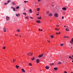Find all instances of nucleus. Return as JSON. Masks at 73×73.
I'll return each instance as SVG.
<instances>
[{
  "instance_id": "a211bd4d",
  "label": "nucleus",
  "mask_w": 73,
  "mask_h": 73,
  "mask_svg": "<svg viewBox=\"0 0 73 73\" xmlns=\"http://www.w3.org/2000/svg\"><path fill=\"white\" fill-rule=\"evenodd\" d=\"M37 19H41V17H38Z\"/></svg>"
},
{
  "instance_id": "13d9d810",
  "label": "nucleus",
  "mask_w": 73,
  "mask_h": 73,
  "mask_svg": "<svg viewBox=\"0 0 73 73\" xmlns=\"http://www.w3.org/2000/svg\"><path fill=\"white\" fill-rule=\"evenodd\" d=\"M29 64H32V63H29Z\"/></svg>"
},
{
  "instance_id": "bb28decb",
  "label": "nucleus",
  "mask_w": 73,
  "mask_h": 73,
  "mask_svg": "<svg viewBox=\"0 0 73 73\" xmlns=\"http://www.w3.org/2000/svg\"><path fill=\"white\" fill-rule=\"evenodd\" d=\"M69 58H71V59H73V58H72V57H71V56H69Z\"/></svg>"
},
{
  "instance_id": "864d4df0",
  "label": "nucleus",
  "mask_w": 73,
  "mask_h": 73,
  "mask_svg": "<svg viewBox=\"0 0 73 73\" xmlns=\"http://www.w3.org/2000/svg\"><path fill=\"white\" fill-rule=\"evenodd\" d=\"M56 35H58V33H56Z\"/></svg>"
},
{
  "instance_id": "ea45409f",
  "label": "nucleus",
  "mask_w": 73,
  "mask_h": 73,
  "mask_svg": "<svg viewBox=\"0 0 73 73\" xmlns=\"http://www.w3.org/2000/svg\"><path fill=\"white\" fill-rule=\"evenodd\" d=\"M67 29H68V28L66 29V31H67Z\"/></svg>"
},
{
  "instance_id": "412c9836",
  "label": "nucleus",
  "mask_w": 73,
  "mask_h": 73,
  "mask_svg": "<svg viewBox=\"0 0 73 73\" xmlns=\"http://www.w3.org/2000/svg\"><path fill=\"white\" fill-rule=\"evenodd\" d=\"M62 63L60 62H58V64H61Z\"/></svg>"
},
{
  "instance_id": "e433bc0d",
  "label": "nucleus",
  "mask_w": 73,
  "mask_h": 73,
  "mask_svg": "<svg viewBox=\"0 0 73 73\" xmlns=\"http://www.w3.org/2000/svg\"><path fill=\"white\" fill-rule=\"evenodd\" d=\"M13 11H15V8H13Z\"/></svg>"
},
{
  "instance_id": "3c124183",
  "label": "nucleus",
  "mask_w": 73,
  "mask_h": 73,
  "mask_svg": "<svg viewBox=\"0 0 73 73\" xmlns=\"http://www.w3.org/2000/svg\"><path fill=\"white\" fill-rule=\"evenodd\" d=\"M56 27H59V25H58V26H57V25H56Z\"/></svg>"
},
{
  "instance_id": "f704fd0d",
  "label": "nucleus",
  "mask_w": 73,
  "mask_h": 73,
  "mask_svg": "<svg viewBox=\"0 0 73 73\" xmlns=\"http://www.w3.org/2000/svg\"><path fill=\"white\" fill-rule=\"evenodd\" d=\"M10 1H11L8 0L7 1V3H9V2H10Z\"/></svg>"
},
{
  "instance_id": "79ce46f5",
  "label": "nucleus",
  "mask_w": 73,
  "mask_h": 73,
  "mask_svg": "<svg viewBox=\"0 0 73 73\" xmlns=\"http://www.w3.org/2000/svg\"><path fill=\"white\" fill-rule=\"evenodd\" d=\"M36 15H37V16H38V15H39V14H36Z\"/></svg>"
},
{
  "instance_id": "1a4fd4ad",
  "label": "nucleus",
  "mask_w": 73,
  "mask_h": 73,
  "mask_svg": "<svg viewBox=\"0 0 73 73\" xmlns=\"http://www.w3.org/2000/svg\"><path fill=\"white\" fill-rule=\"evenodd\" d=\"M46 69H49V66H46Z\"/></svg>"
},
{
  "instance_id": "09e8293b",
  "label": "nucleus",
  "mask_w": 73,
  "mask_h": 73,
  "mask_svg": "<svg viewBox=\"0 0 73 73\" xmlns=\"http://www.w3.org/2000/svg\"><path fill=\"white\" fill-rule=\"evenodd\" d=\"M11 8H13V9L14 8L13 7H11Z\"/></svg>"
},
{
  "instance_id": "473e14b6",
  "label": "nucleus",
  "mask_w": 73,
  "mask_h": 73,
  "mask_svg": "<svg viewBox=\"0 0 73 73\" xmlns=\"http://www.w3.org/2000/svg\"><path fill=\"white\" fill-rule=\"evenodd\" d=\"M65 14H66L64 12L63 13V14L64 15H65Z\"/></svg>"
},
{
  "instance_id": "a18cd8bd",
  "label": "nucleus",
  "mask_w": 73,
  "mask_h": 73,
  "mask_svg": "<svg viewBox=\"0 0 73 73\" xmlns=\"http://www.w3.org/2000/svg\"><path fill=\"white\" fill-rule=\"evenodd\" d=\"M51 6H52V7H54V5H51Z\"/></svg>"
},
{
  "instance_id": "7c9ffc66",
  "label": "nucleus",
  "mask_w": 73,
  "mask_h": 73,
  "mask_svg": "<svg viewBox=\"0 0 73 73\" xmlns=\"http://www.w3.org/2000/svg\"><path fill=\"white\" fill-rule=\"evenodd\" d=\"M64 46V44H62L60 45V46Z\"/></svg>"
},
{
  "instance_id": "423d86ee",
  "label": "nucleus",
  "mask_w": 73,
  "mask_h": 73,
  "mask_svg": "<svg viewBox=\"0 0 73 73\" xmlns=\"http://www.w3.org/2000/svg\"><path fill=\"white\" fill-rule=\"evenodd\" d=\"M20 15L19 14H16V16L17 17H19L20 16Z\"/></svg>"
},
{
  "instance_id": "6e6d98bb",
  "label": "nucleus",
  "mask_w": 73,
  "mask_h": 73,
  "mask_svg": "<svg viewBox=\"0 0 73 73\" xmlns=\"http://www.w3.org/2000/svg\"><path fill=\"white\" fill-rule=\"evenodd\" d=\"M72 57H73V55H72V56H71Z\"/></svg>"
},
{
  "instance_id": "c756f323",
  "label": "nucleus",
  "mask_w": 73,
  "mask_h": 73,
  "mask_svg": "<svg viewBox=\"0 0 73 73\" xmlns=\"http://www.w3.org/2000/svg\"><path fill=\"white\" fill-rule=\"evenodd\" d=\"M3 49H5V47L3 46Z\"/></svg>"
},
{
  "instance_id": "338daca9",
  "label": "nucleus",
  "mask_w": 73,
  "mask_h": 73,
  "mask_svg": "<svg viewBox=\"0 0 73 73\" xmlns=\"http://www.w3.org/2000/svg\"><path fill=\"white\" fill-rule=\"evenodd\" d=\"M71 49H72V47H71Z\"/></svg>"
},
{
  "instance_id": "f8f14e48",
  "label": "nucleus",
  "mask_w": 73,
  "mask_h": 73,
  "mask_svg": "<svg viewBox=\"0 0 73 73\" xmlns=\"http://www.w3.org/2000/svg\"><path fill=\"white\" fill-rule=\"evenodd\" d=\"M62 9L63 10H65L66 9V7H63V8Z\"/></svg>"
},
{
  "instance_id": "393cba45",
  "label": "nucleus",
  "mask_w": 73,
  "mask_h": 73,
  "mask_svg": "<svg viewBox=\"0 0 73 73\" xmlns=\"http://www.w3.org/2000/svg\"><path fill=\"white\" fill-rule=\"evenodd\" d=\"M17 32H20V29H18L17 30Z\"/></svg>"
},
{
  "instance_id": "cd10ccee",
  "label": "nucleus",
  "mask_w": 73,
  "mask_h": 73,
  "mask_svg": "<svg viewBox=\"0 0 73 73\" xmlns=\"http://www.w3.org/2000/svg\"><path fill=\"white\" fill-rule=\"evenodd\" d=\"M66 37H67V38H69V37L68 36H64V38H66Z\"/></svg>"
},
{
  "instance_id": "bf43d9fd",
  "label": "nucleus",
  "mask_w": 73,
  "mask_h": 73,
  "mask_svg": "<svg viewBox=\"0 0 73 73\" xmlns=\"http://www.w3.org/2000/svg\"><path fill=\"white\" fill-rule=\"evenodd\" d=\"M59 34H60V32H59Z\"/></svg>"
},
{
  "instance_id": "9d476101",
  "label": "nucleus",
  "mask_w": 73,
  "mask_h": 73,
  "mask_svg": "<svg viewBox=\"0 0 73 73\" xmlns=\"http://www.w3.org/2000/svg\"><path fill=\"white\" fill-rule=\"evenodd\" d=\"M12 3L13 5H16V4H15V3L14 2H12Z\"/></svg>"
},
{
  "instance_id": "aec40b11",
  "label": "nucleus",
  "mask_w": 73,
  "mask_h": 73,
  "mask_svg": "<svg viewBox=\"0 0 73 73\" xmlns=\"http://www.w3.org/2000/svg\"><path fill=\"white\" fill-rule=\"evenodd\" d=\"M16 61V59H13V62H15Z\"/></svg>"
},
{
  "instance_id": "2eb2a0df",
  "label": "nucleus",
  "mask_w": 73,
  "mask_h": 73,
  "mask_svg": "<svg viewBox=\"0 0 73 73\" xmlns=\"http://www.w3.org/2000/svg\"><path fill=\"white\" fill-rule=\"evenodd\" d=\"M36 21L38 23H40V21Z\"/></svg>"
},
{
  "instance_id": "a19ab883",
  "label": "nucleus",
  "mask_w": 73,
  "mask_h": 73,
  "mask_svg": "<svg viewBox=\"0 0 73 73\" xmlns=\"http://www.w3.org/2000/svg\"><path fill=\"white\" fill-rule=\"evenodd\" d=\"M29 66H32V64H29Z\"/></svg>"
},
{
  "instance_id": "8fccbe9b",
  "label": "nucleus",
  "mask_w": 73,
  "mask_h": 73,
  "mask_svg": "<svg viewBox=\"0 0 73 73\" xmlns=\"http://www.w3.org/2000/svg\"><path fill=\"white\" fill-rule=\"evenodd\" d=\"M41 29H39V31H40V30Z\"/></svg>"
},
{
  "instance_id": "9b49d317",
  "label": "nucleus",
  "mask_w": 73,
  "mask_h": 73,
  "mask_svg": "<svg viewBox=\"0 0 73 73\" xmlns=\"http://www.w3.org/2000/svg\"><path fill=\"white\" fill-rule=\"evenodd\" d=\"M36 11L38 12H39L40 11V8H37L36 9Z\"/></svg>"
},
{
  "instance_id": "f257e3e1",
  "label": "nucleus",
  "mask_w": 73,
  "mask_h": 73,
  "mask_svg": "<svg viewBox=\"0 0 73 73\" xmlns=\"http://www.w3.org/2000/svg\"><path fill=\"white\" fill-rule=\"evenodd\" d=\"M54 16L56 17H58V14L57 13H56L54 15Z\"/></svg>"
},
{
  "instance_id": "7ed1b4c3",
  "label": "nucleus",
  "mask_w": 73,
  "mask_h": 73,
  "mask_svg": "<svg viewBox=\"0 0 73 73\" xmlns=\"http://www.w3.org/2000/svg\"><path fill=\"white\" fill-rule=\"evenodd\" d=\"M70 43L72 44H73V38L71 39V40L70 42Z\"/></svg>"
},
{
  "instance_id": "49530a36",
  "label": "nucleus",
  "mask_w": 73,
  "mask_h": 73,
  "mask_svg": "<svg viewBox=\"0 0 73 73\" xmlns=\"http://www.w3.org/2000/svg\"><path fill=\"white\" fill-rule=\"evenodd\" d=\"M51 64H54V63H52Z\"/></svg>"
},
{
  "instance_id": "5fc2aeb1",
  "label": "nucleus",
  "mask_w": 73,
  "mask_h": 73,
  "mask_svg": "<svg viewBox=\"0 0 73 73\" xmlns=\"http://www.w3.org/2000/svg\"><path fill=\"white\" fill-rule=\"evenodd\" d=\"M55 30H57V28H56Z\"/></svg>"
},
{
  "instance_id": "69168bd1",
  "label": "nucleus",
  "mask_w": 73,
  "mask_h": 73,
  "mask_svg": "<svg viewBox=\"0 0 73 73\" xmlns=\"http://www.w3.org/2000/svg\"><path fill=\"white\" fill-rule=\"evenodd\" d=\"M69 31V30H68L67 31Z\"/></svg>"
},
{
  "instance_id": "2f4dec72",
  "label": "nucleus",
  "mask_w": 73,
  "mask_h": 73,
  "mask_svg": "<svg viewBox=\"0 0 73 73\" xmlns=\"http://www.w3.org/2000/svg\"><path fill=\"white\" fill-rule=\"evenodd\" d=\"M31 55H30V56H32V54H33V53H30Z\"/></svg>"
},
{
  "instance_id": "4468645a",
  "label": "nucleus",
  "mask_w": 73,
  "mask_h": 73,
  "mask_svg": "<svg viewBox=\"0 0 73 73\" xmlns=\"http://www.w3.org/2000/svg\"><path fill=\"white\" fill-rule=\"evenodd\" d=\"M49 16H52V13H50L48 15Z\"/></svg>"
},
{
  "instance_id": "b1692460",
  "label": "nucleus",
  "mask_w": 73,
  "mask_h": 73,
  "mask_svg": "<svg viewBox=\"0 0 73 73\" xmlns=\"http://www.w3.org/2000/svg\"><path fill=\"white\" fill-rule=\"evenodd\" d=\"M32 60H35V57H33V58H31Z\"/></svg>"
},
{
  "instance_id": "72a5a7b5",
  "label": "nucleus",
  "mask_w": 73,
  "mask_h": 73,
  "mask_svg": "<svg viewBox=\"0 0 73 73\" xmlns=\"http://www.w3.org/2000/svg\"><path fill=\"white\" fill-rule=\"evenodd\" d=\"M28 1H24V3H27V2H28Z\"/></svg>"
},
{
  "instance_id": "f03ea898",
  "label": "nucleus",
  "mask_w": 73,
  "mask_h": 73,
  "mask_svg": "<svg viewBox=\"0 0 73 73\" xmlns=\"http://www.w3.org/2000/svg\"><path fill=\"white\" fill-rule=\"evenodd\" d=\"M6 20L7 21L9 20V17L8 16H6Z\"/></svg>"
},
{
  "instance_id": "dca6fc26",
  "label": "nucleus",
  "mask_w": 73,
  "mask_h": 73,
  "mask_svg": "<svg viewBox=\"0 0 73 73\" xmlns=\"http://www.w3.org/2000/svg\"><path fill=\"white\" fill-rule=\"evenodd\" d=\"M23 14L25 15V16H26L27 15V14H26V13H23Z\"/></svg>"
},
{
  "instance_id": "774afa93",
  "label": "nucleus",
  "mask_w": 73,
  "mask_h": 73,
  "mask_svg": "<svg viewBox=\"0 0 73 73\" xmlns=\"http://www.w3.org/2000/svg\"><path fill=\"white\" fill-rule=\"evenodd\" d=\"M72 62H73V60L72 61Z\"/></svg>"
},
{
  "instance_id": "603ef678",
  "label": "nucleus",
  "mask_w": 73,
  "mask_h": 73,
  "mask_svg": "<svg viewBox=\"0 0 73 73\" xmlns=\"http://www.w3.org/2000/svg\"><path fill=\"white\" fill-rule=\"evenodd\" d=\"M40 31H42V29H41V30Z\"/></svg>"
},
{
  "instance_id": "de8ad7c7",
  "label": "nucleus",
  "mask_w": 73,
  "mask_h": 73,
  "mask_svg": "<svg viewBox=\"0 0 73 73\" xmlns=\"http://www.w3.org/2000/svg\"><path fill=\"white\" fill-rule=\"evenodd\" d=\"M64 73H67V72H66V71H64Z\"/></svg>"
},
{
  "instance_id": "ddd939ff",
  "label": "nucleus",
  "mask_w": 73,
  "mask_h": 73,
  "mask_svg": "<svg viewBox=\"0 0 73 73\" xmlns=\"http://www.w3.org/2000/svg\"><path fill=\"white\" fill-rule=\"evenodd\" d=\"M54 70H57V69H58V68H57L55 67L54 68Z\"/></svg>"
},
{
  "instance_id": "4c0bfd02",
  "label": "nucleus",
  "mask_w": 73,
  "mask_h": 73,
  "mask_svg": "<svg viewBox=\"0 0 73 73\" xmlns=\"http://www.w3.org/2000/svg\"><path fill=\"white\" fill-rule=\"evenodd\" d=\"M31 54V53H30L29 52V53H28V54H27V55H28V54Z\"/></svg>"
},
{
  "instance_id": "c85d7f7f",
  "label": "nucleus",
  "mask_w": 73,
  "mask_h": 73,
  "mask_svg": "<svg viewBox=\"0 0 73 73\" xmlns=\"http://www.w3.org/2000/svg\"><path fill=\"white\" fill-rule=\"evenodd\" d=\"M8 4V3H4V4H5V5H7V4Z\"/></svg>"
},
{
  "instance_id": "39448f33",
  "label": "nucleus",
  "mask_w": 73,
  "mask_h": 73,
  "mask_svg": "<svg viewBox=\"0 0 73 73\" xmlns=\"http://www.w3.org/2000/svg\"><path fill=\"white\" fill-rule=\"evenodd\" d=\"M21 70L22 72H23V73H25V71L24 69L22 68L21 69Z\"/></svg>"
},
{
  "instance_id": "0eeeda50",
  "label": "nucleus",
  "mask_w": 73,
  "mask_h": 73,
  "mask_svg": "<svg viewBox=\"0 0 73 73\" xmlns=\"http://www.w3.org/2000/svg\"><path fill=\"white\" fill-rule=\"evenodd\" d=\"M3 29L4 31L5 32H6L7 31V30L6 29V28H3Z\"/></svg>"
},
{
  "instance_id": "680f3d73",
  "label": "nucleus",
  "mask_w": 73,
  "mask_h": 73,
  "mask_svg": "<svg viewBox=\"0 0 73 73\" xmlns=\"http://www.w3.org/2000/svg\"><path fill=\"white\" fill-rule=\"evenodd\" d=\"M19 36H20V37H21V35H19Z\"/></svg>"
},
{
  "instance_id": "c9c22d12",
  "label": "nucleus",
  "mask_w": 73,
  "mask_h": 73,
  "mask_svg": "<svg viewBox=\"0 0 73 73\" xmlns=\"http://www.w3.org/2000/svg\"><path fill=\"white\" fill-rule=\"evenodd\" d=\"M47 14H49V11H48L46 13Z\"/></svg>"
},
{
  "instance_id": "f3484780",
  "label": "nucleus",
  "mask_w": 73,
  "mask_h": 73,
  "mask_svg": "<svg viewBox=\"0 0 73 73\" xmlns=\"http://www.w3.org/2000/svg\"><path fill=\"white\" fill-rule=\"evenodd\" d=\"M29 12L31 13H32V9H30L29 10Z\"/></svg>"
},
{
  "instance_id": "a878e982",
  "label": "nucleus",
  "mask_w": 73,
  "mask_h": 73,
  "mask_svg": "<svg viewBox=\"0 0 73 73\" xmlns=\"http://www.w3.org/2000/svg\"><path fill=\"white\" fill-rule=\"evenodd\" d=\"M25 18L26 19H29V17L28 16L26 17Z\"/></svg>"
},
{
  "instance_id": "37998d69",
  "label": "nucleus",
  "mask_w": 73,
  "mask_h": 73,
  "mask_svg": "<svg viewBox=\"0 0 73 73\" xmlns=\"http://www.w3.org/2000/svg\"><path fill=\"white\" fill-rule=\"evenodd\" d=\"M62 19H64V16H63V17H62Z\"/></svg>"
},
{
  "instance_id": "4be33fe9",
  "label": "nucleus",
  "mask_w": 73,
  "mask_h": 73,
  "mask_svg": "<svg viewBox=\"0 0 73 73\" xmlns=\"http://www.w3.org/2000/svg\"><path fill=\"white\" fill-rule=\"evenodd\" d=\"M19 6H17L16 7V9H19Z\"/></svg>"
},
{
  "instance_id": "052dcab7",
  "label": "nucleus",
  "mask_w": 73,
  "mask_h": 73,
  "mask_svg": "<svg viewBox=\"0 0 73 73\" xmlns=\"http://www.w3.org/2000/svg\"><path fill=\"white\" fill-rule=\"evenodd\" d=\"M57 31H59V29H57Z\"/></svg>"
},
{
  "instance_id": "c03bdc74",
  "label": "nucleus",
  "mask_w": 73,
  "mask_h": 73,
  "mask_svg": "<svg viewBox=\"0 0 73 73\" xmlns=\"http://www.w3.org/2000/svg\"><path fill=\"white\" fill-rule=\"evenodd\" d=\"M30 18H31V19H33V18H32V17H30Z\"/></svg>"
},
{
  "instance_id": "4d7b16f0",
  "label": "nucleus",
  "mask_w": 73,
  "mask_h": 73,
  "mask_svg": "<svg viewBox=\"0 0 73 73\" xmlns=\"http://www.w3.org/2000/svg\"><path fill=\"white\" fill-rule=\"evenodd\" d=\"M15 36H19V35H15Z\"/></svg>"
},
{
  "instance_id": "20e7f679",
  "label": "nucleus",
  "mask_w": 73,
  "mask_h": 73,
  "mask_svg": "<svg viewBox=\"0 0 73 73\" xmlns=\"http://www.w3.org/2000/svg\"><path fill=\"white\" fill-rule=\"evenodd\" d=\"M36 62L37 64H38V63H39V62H40V60L38 59H37L36 61Z\"/></svg>"
},
{
  "instance_id": "58836bf2",
  "label": "nucleus",
  "mask_w": 73,
  "mask_h": 73,
  "mask_svg": "<svg viewBox=\"0 0 73 73\" xmlns=\"http://www.w3.org/2000/svg\"><path fill=\"white\" fill-rule=\"evenodd\" d=\"M41 0H38V2H39V1H41Z\"/></svg>"
},
{
  "instance_id": "e2e57ef3",
  "label": "nucleus",
  "mask_w": 73,
  "mask_h": 73,
  "mask_svg": "<svg viewBox=\"0 0 73 73\" xmlns=\"http://www.w3.org/2000/svg\"><path fill=\"white\" fill-rule=\"evenodd\" d=\"M64 27H66V26H64Z\"/></svg>"
},
{
  "instance_id": "5701e85b",
  "label": "nucleus",
  "mask_w": 73,
  "mask_h": 73,
  "mask_svg": "<svg viewBox=\"0 0 73 73\" xmlns=\"http://www.w3.org/2000/svg\"><path fill=\"white\" fill-rule=\"evenodd\" d=\"M50 37H52V38H53V36H54L53 35H51L50 36Z\"/></svg>"
},
{
  "instance_id": "0e129e2a",
  "label": "nucleus",
  "mask_w": 73,
  "mask_h": 73,
  "mask_svg": "<svg viewBox=\"0 0 73 73\" xmlns=\"http://www.w3.org/2000/svg\"><path fill=\"white\" fill-rule=\"evenodd\" d=\"M48 42H50V41H48Z\"/></svg>"
},
{
  "instance_id": "6e6552de",
  "label": "nucleus",
  "mask_w": 73,
  "mask_h": 73,
  "mask_svg": "<svg viewBox=\"0 0 73 73\" xmlns=\"http://www.w3.org/2000/svg\"><path fill=\"white\" fill-rule=\"evenodd\" d=\"M43 56V54H42L41 55H39L38 57H42Z\"/></svg>"
},
{
  "instance_id": "6ab92c4d",
  "label": "nucleus",
  "mask_w": 73,
  "mask_h": 73,
  "mask_svg": "<svg viewBox=\"0 0 73 73\" xmlns=\"http://www.w3.org/2000/svg\"><path fill=\"white\" fill-rule=\"evenodd\" d=\"M19 66H17V65H16V68H17V69H18V68H19Z\"/></svg>"
}]
</instances>
